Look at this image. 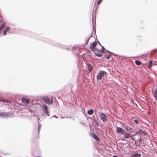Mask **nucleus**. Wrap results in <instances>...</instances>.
Listing matches in <instances>:
<instances>
[{
  "label": "nucleus",
  "mask_w": 157,
  "mask_h": 157,
  "mask_svg": "<svg viewBox=\"0 0 157 157\" xmlns=\"http://www.w3.org/2000/svg\"><path fill=\"white\" fill-rule=\"evenodd\" d=\"M144 132L143 131H142L141 129H140L138 131H136V132L135 134L134 135V136H135L137 134H140L141 133L143 134Z\"/></svg>",
  "instance_id": "1a4fd4ad"
},
{
  "label": "nucleus",
  "mask_w": 157,
  "mask_h": 157,
  "mask_svg": "<svg viewBox=\"0 0 157 157\" xmlns=\"http://www.w3.org/2000/svg\"><path fill=\"white\" fill-rule=\"evenodd\" d=\"M54 117L56 118H58V117L56 116V115H54Z\"/></svg>",
  "instance_id": "c85d7f7f"
},
{
  "label": "nucleus",
  "mask_w": 157,
  "mask_h": 157,
  "mask_svg": "<svg viewBox=\"0 0 157 157\" xmlns=\"http://www.w3.org/2000/svg\"><path fill=\"white\" fill-rule=\"evenodd\" d=\"M152 62H153L152 61H149V63L148 66V68H151V67L152 66Z\"/></svg>",
  "instance_id": "a211bd4d"
},
{
  "label": "nucleus",
  "mask_w": 157,
  "mask_h": 157,
  "mask_svg": "<svg viewBox=\"0 0 157 157\" xmlns=\"http://www.w3.org/2000/svg\"><path fill=\"white\" fill-rule=\"evenodd\" d=\"M100 118L104 122L106 121H107V116L106 114L103 113H101L99 114Z\"/></svg>",
  "instance_id": "f03ea898"
},
{
  "label": "nucleus",
  "mask_w": 157,
  "mask_h": 157,
  "mask_svg": "<svg viewBox=\"0 0 157 157\" xmlns=\"http://www.w3.org/2000/svg\"><path fill=\"white\" fill-rule=\"evenodd\" d=\"M111 55L109 54L108 55H107L106 56V59H109L110 58L111 56Z\"/></svg>",
  "instance_id": "5701e85b"
},
{
  "label": "nucleus",
  "mask_w": 157,
  "mask_h": 157,
  "mask_svg": "<svg viewBox=\"0 0 157 157\" xmlns=\"http://www.w3.org/2000/svg\"><path fill=\"white\" fill-rule=\"evenodd\" d=\"M40 120H38V122H40Z\"/></svg>",
  "instance_id": "72a5a7b5"
},
{
  "label": "nucleus",
  "mask_w": 157,
  "mask_h": 157,
  "mask_svg": "<svg viewBox=\"0 0 157 157\" xmlns=\"http://www.w3.org/2000/svg\"><path fill=\"white\" fill-rule=\"evenodd\" d=\"M97 44V43L95 42L91 43L90 46V48L92 51H96V47Z\"/></svg>",
  "instance_id": "20e7f679"
},
{
  "label": "nucleus",
  "mask_w": 157,
  "mask_h": 157,
  "mask_svg": "<svg viewBox=\"0 0 157 157\" xmlns=\"http://www.w3.org/2000/svg\"><path fill=\"white\" fill-rule=\"evenodd\" d=\"M8 115V113H0V116H1L3 117H5L7 116Z\"/></svg>",
  "instance_id": "9b49d317"
},
{
  "label": "nucleus",
  "mask_w": 157,
  "mask_h": 157,
  "mask_svg": "<svg viewBox=\"0 0 157 157\" xmlns=\"http://www.w3.org/2000/svg\"><path fill=\"white\" fill-rule=\"evenodd\" d=\"M106 73L103 71H100L97 76V78L98 80H101L102 78L105 75Z\"/></svg>",
  "instance_id": "f257e3e1"
},
{
  "label": "nucleus",
  "mask_w": 157,
  "mask_h": 157,
  "mask_svg": "<svg viewBox=\"0 0 157 157\" xmlns=\"http://www.w3.org/2000/svg\"><path fill=\"white\" fill-rule=\"evenodd\" d=\"M38 120H40V118H38Z\"/></svg>",
  "instance_id": "473e14b6"
},
{
  "label": "nucleus",
  "mask_w": 157,
  "mask_h": 157,
  "mask_svg": "<svg viewBox=\"0 0 157 157\" xmlns=\"http://www.w3.org/2000/svg\"><path fill=\"white\" fill-rule=\"evenodd\" d=\"M135 63L137 65H140L141 64V62L138 60H136L135 61Z\"/></svg>",
  "instance_id": "dca6fc26"
},
{
  "label": "nucleus",
  "mask_w": 157,
  "mask_h": 157,
  "mask_svg": "<svg viewBox=\"0 0 157 157\" xmlns=\"http://www.w3.org/2000/svg\"><path fill=\"white\" fill-rule=\"evenodd\" d=\"M61 118H63V117H61Z\"/></svg>",
  "instance_id": "f704fd0d"
},
{
  "label": "nucleus",
  "mask_w": 157,
  "mask_h": 157,
  "mask_svg": "<svg viewBox=\"0 0 157 157\" xmlns=\"http://www.w3.org/2000/svg\"><path fill=\"white\" fill-rule=\"evenodd\" d=\"M92 136L93 138L95 139L97 141H98L99 140V139L98 136L94 134H92Z\"/></svg>",
  "instance_id": "6e6552de"
},
{
  "label": "nucleus",
  "mask_w": 157,
  "mask_h": 157,
  "mask_svg": "<svg viewBox=\"0 0 157 157\" xmlns=\"http://www.w3.org/2000/svg\"><path fill=\"white\" fill-rule=\"evenodd\" d=\"M124 137L126 138V139H128L129 138V137H130V134L128 133H126V132H125V133H124Z\"/></svg>",
  "instance_id": "ddd939ff"
},
{
  "label": "nucleus",
  "mask_w": 157,
  "mask_h": 157,
  "mask_svg": "<svg viewBox=\"0 0 157 157\" xmlns=\"http://www.w3.org/2000/svg\"><path fill=\"white\" fill-rule=\"evenodd\" d=\"M96 123L98 126H99V124L98 122H97V121H96Z\"/></svg>",
  "instance_id": "a878e982"
},
{
  "label": "nucleus",
  "mask_w": 157,
  "mask_h": 157,
  "mask_svg": "<svg viewBox=\"0 0 157 157\" xmlns=\"http://www.w3.org/2000/svg\"><path fill=\"white\" fill-rule=\"evenodd\" d=\"M116 131L117 133H120L123 135H124V133H125L124 130L121 127H117Z\"/></svg>",
  "instance_id": "39448f33"
},
{
  "label": "nucleus",
  "mask_w": 157,
  "mask_h": 157,
  "mask_svg": "<svg viewBox=\"0 0 157 157\" xmlns=\"http://www.w3.org/2000/svg\"><path fill=\"white\" fill-rule=\"evenodd\" d=\"M132 140H133V141H134V140H134V139L133 138H132Z\"/></svg>",
  "instance_id": "c756f323"
},
{
  "label": "nucleus",
  "mask_w": 157,
  "mask_h": 157,
  "mask_svg": "<svg viewBox=\"0 0 157 157\" xmlns=\"http://www.w3.org/2000/svg\"><path fill=\"white\" fill-rule=\"evenodd\" d=\"M22 101L23 103L27 104H28L29 102V99L24 98H22Z\"/></svg>",
  "instance_id": "0eeeda50"
},
{
  "label": "nucleus",
  "mask_w": 157,
  "mask_h": 157,
  "mask_svg": "<svg viewBox=\"0 0 157 157\" xmlns=\"http://www.w3.org/2000/svg\"><path fill=\"white\" fill-rule=\"evenodd\" d=\"M134 121L137 124L138 123V121L137 120H135Z\"/></svg>",
  "instance_id": "b1692460"
},
{
  "label": "nucleus",
  "mask_w": 157,
  "mask_h": 157,
  "mask_svg": "<svg viewBox=\"0 0 157 157\" xmlns=\"http://www.w3.org/2000/svg\"><path fill=\"white\" fill-rule=\"evenodd\" d=\"M141 154L135 153L132 155L131 157H141Z\"/></svg>",
  "instance_id": "9d476101"
},
{
  "label": "nucleus",
  "mask_w": 157,
  "mask_h": 157,
  "mask_svg": "<svg viewBox=\"0 0 157 157\" xmlns=\"http://www.w3.org/2000/svg\"><path fill=\"white\" fill-rule=\"evenodd\" d=\"M94 19H95V21L96 19H95V18H94Z\"/></svg>",
  "instance_id": "e433bc0d"
},
{
  "label": "nucleus",
  "mask_w": 157,
  "mask_h": 157,
  "mask_svg": "<svg viewBox=\"0 0 157 157\" xmlns=\"http://www.w3.org/2000/svg\"><path fill=\"white\" fill-rule=\"evenodd\" d=\"M154 96L155 98V99L157 100V90H155L154 94Z\"/></svg>",
  "instance_id": "f3484780"
},
{
  "label": "nucleus",
  "mask_w": 157,
  "mask_h": 157,
  "mask_svg": "<svg viewBox=\"0 0 157 157\" xmlns=\"http://www.w3.org/2000/svg\"><path fill=\"white\" fill-rule=\"evenodd\" d=\"M90 37H89V38H88V39L87 40V41L86 43V44H87V42L89 41V40Z\"/></svg>",
  "instance_id": "cd10ccee"
},
{
  "label": "nucleus",
  "mask_w": 157,
  "mask_h": 157,
  "mask_svg": "<svg viewBox=\"0 0 157 157\" xmlns=\"http://www.w3.org/2000/svg\"><path fill=\"white\" fill-rule=\"evenodd\" d=\"M5 26L4 24H2L0 26V31L2 29H3Z\"/></svg>",
  "instance_id": "aec40b11"
},
{
  "label": "nucleus",
  "mask_w": 157,
  "mask_h": 157,
  "mask_svg": "<svg viewBox=\"0 0 157 157\" xmlns=\"http://www.w3.org/2000/svg\"><path fill=\"white\" fill-rule=\"evenodd\" d=\"M133 136H134V135H132V136H130V137H133Z\"/></svg>",
  "instance_id": "2f4dec72"
},
{
  "label": "nucleus",
  "mask_w": 157,
  "mask_h": 157,
  "mask_svg": "<svg viewBox=\"0 0 157 157\" xmlns=\"http://www.w3.org/2000/svg\"><path fill=\"white\" fill-rule=\"evenodd\" d=\"M38 133H39V132H40V128H41V124L40 123H39L38 124Z\"/></svg>",
  "instance_id": "6ab92c4d"
},
{
  "label": "nucleus",
  "mask_w": 157,
  "mask_h": 157,
  "mask_svg": "<svg viewBox=\"0 0 157 157\" xmlns=\"http://www.w3.org/2000/svg\"><path fill=\"white\" fill-rule=\"evenodd\" d=\"M42 107L43 108V112L45 113L47 115L49 116L50 115L48 112V106L45 105H43Z\"/></svg>",
  "instance_id": "7ed1b4c3"
},
{
  "label": "nucleus",
  "mask_w": 157,
  "mask_h": 157,
  "mask_svg": "<svg viewBox=\"0 0 157 157\" xmlns=\"http://www.w3.org/2000/svg\"><path fill=\"white\" fill-rule=\"evenodd\" d=\"M95 55L99 57H101L102 56V55L100 54H95Z\"/></svg>",
  "instance_id": "4be33fe9"
},
{
  "label": "nucleus",
  "mask_w": 157,
  "mask_h": 157,
  "mask_svg": "<svg viewBox=\"0 0 157 157\" xmlns=\"http://www.w3.org/2000/svg\"><path fill=\"white\" fill-rule=\"evenodd\" d=\"M142 139L141 137H140L139 140H138L140 142H141L142 141Z\"/></svg>",
  "instance_id": "393cba45"
},
{
  "label": "nucleus",
  "mask_w": 157,
  "mask_h": 157,
  "mask_svg": "<svg viewBox=\"0 0 157 157\" xmlns=\"http://www.w3.org/2000/svg\"><path fill=\"white\" fill-rule=\"evenodd\" d=\"M94 112V110L91 109L90 110H89L87 112V113L89 115H92L93 113Z\"/></svg>",
  "instance_id": "4468645a"
},
{
  "label": "nucleus",
  "mask_w": 157,
  "mask_h": 157,
  "mask_svg": "<svg viewBox=\"0 0 157 157\" xmlns=\"http://www.w3.org/2000/svg\"><path fill=\"white\" fill-rule=\"evenodd\" d=\"M88 69L90 72L92 70V67L91 64H88Z\"/></svg>",
  "instance_id": "f8f14e48"
},
{
  "label": "nucleus",
  "mask_w": 157,
  "mask_h": 157,
  "mask_svg": "<svg viewBox=\"0 0 157 157\" xmlns=\"http://www.w3.org/2000/svg\"><path fill=\"white\" fill-rule=\"evenodd\" d=\"M101 46L102 48V51L103 52H104V50H105L107 51V52H109V51L106 50L105 49V48L103 46Z\"/></svg>",
  "instance_id": "412c9836"
},
{
  "label": "nucleus",
  "mask_w": 157,
  "mask_h": 157,
  "mask_svg": "<svg viewBox=\"0 0 157 157\" xmlns=\"http://www.w3.org/2000/svg\"><path fill=\"white\" fill-rule=\"evenodd\" d=\"M44 100L46 103L48 104H51L53 103L52 100H49V98L47 97L44 98Z\"/></svg>",
  "instance_id": "423d86ee"
},
{
  "label": "nucleus",
  "mask_w": 157,
  "mask_h": 157,
  "mask_svg": "<svg viewBox=\"0 0 157 157\" xmlns=\"http://www.w3.org/2000/svg\"><path fill=\"white\" fill-rule=\"evenodd\" d=\"M37 157H41L40 156H37Z\"/></svg>",
  "instance_id": "c9c22d12"
},
{
  "label": "nucleus",
  "mask_w": 157,
  "mask_h": 157,
  "mask_svg": "<svg viewBox=\"0 0 157 157\" xmlns=\"http://www.w3.org/2000/svg\"><path fill=\"white\" fill-rule=\"evenodd\" d=\"M94 18L93 17L92 19V22H93V25L94 24Z\"/></svg>",
  "instance_id": "bb28decb"
},
{
  "label": "nucleus",
  "mask_w": 157,
  "mask_h": 157,
  "mask_svg": "<svg viewBox=\"0 0 157 157\" xmlns=\"http://www.w3.org/2000/svg\"><path fill=\"white\" fill-rule=\"evenodd\" d=\"M113 157H118L116 155H114Z\"/></svg>",
  "instance_id": "7c9ffc66"
},
{
  "label": "nucleus",
  "mask_w": 157,
  "mask_h": 157,
  "mask_svg": "<svg viewBox=\"0 0 157 157\" xmlns=\"http://www.w3.org/2000/svg\"><path fill=\"white\" fill-rule=\"evenodd\" d=\"M10 27H7L6 28V30L4 32H3V35H6L7 34V31L9 30V29H10Z\"/></svg>",
  "instance_id": "2eb2a0df"
}]
</instances>
